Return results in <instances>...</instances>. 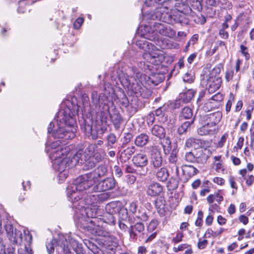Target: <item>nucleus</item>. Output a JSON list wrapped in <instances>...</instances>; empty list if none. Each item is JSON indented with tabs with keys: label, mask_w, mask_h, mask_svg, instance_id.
Segmentation results:
<instances>
[{
	"label": "nucleus",
	"mask_w": 254,
	"mask_h": 254,
	"mask_svg": "<svg viewBox=\"0 0 254 254\" xmlns=\"http://www.w3.org/2000/svg\"><path fill=\"white\" fill-rule=\"evenodd\" d=\"M77 112L68 107L61 110L57 115V127L53 130L55 125L51 122L48 127V133H52L55 138L70 139L75 136Z\"/></svg>",
	"instance_id": "1"
},
{
	"label": "nucleus",
	"mask_w": 254,
	"mask_h": 254,
	"mask_svg": "<svg viewBox=\"0 0 254 254\" xmlns=\"http://www.w3.org/2000/svg\"><path fill=\"white\" fill-rule=\"evenodd\" d=\"M93 175L89 173L81 175L75 179L69 184L66 189L67 195L72 203L80 199V195L89 192L92 190L95 183Z\"/></svg>",
	"instance_id": "2"
},
{
	"label": "nucleus",
	"mask_w": 254,
	"mask_h": 254,
	"mask_svg": "<svg viewBox=\"0 0 254 254\" xmlns=\"http://www.w3.org/2000/svg\"><path fill=\"white\" fill-rule=\"evenodd\" d=\"M97 145L89 144L84 151L79 150L76 153L70 152L71 166L80 164L84 170H88L95 167L96 162L93 161L92 155L95 151Z\"/></svg>",
	"instance_id": "3"
},
{
	"label": "nucleus",
	"mask_w": 254,
	"mask_h": 254,
	"mask_svg": "<svg viewBox=\"0 0 254 254\" xmlns=\"http://www.w3.org/2000/svg\"><path fill=\"white\" fill-rule=\"evenodd\" d=\"M132 70L135 74V77L125 75L120 78L121 82L131 94L142 95L145 88L143 82L146 80V76L140 72L137 71L136 68H132Z\"/></svg>",
	"instance_id": "4"
},
{
	"label": "nucleus",
	"mask_w": 254,
	"mask_h": 254,
	"mask_svg": "<svg viewBox=\"0 0 254 254\" xmlns=\"http://www.w3.org/2000/svg\"><path fill=\"white\" fill-rule=\"evenodd\" d=\"M148 34L145 35V38L153 41L155 44L162 48H164L165 46L163 42L159 39V35L168 37H173L176 32L170 26L164 23L154 22L149 28Z\"/></svg>",
	"instance_id": "5"
},
{
	"label": "nucleus",
	"mask_w": 254,
	"mask_h": 254,
	"mask_svg": "<svg viewBox=\"0 0 254 254\" xmlns=\"http://www.w3.org/2000/svg\"><path fill=\"white\" fill-rule=\"evenodd\" d=\"M72 208L75 210V216L78 219V223L84 229V226L91 225L90 221L96 222V220L99 216L95 209L80 205V203L77 204L76 202L72 203Z\"/></svg>",
	"instance_id": "6"
},
{
	"label": "nucleus",
	"mask_w": 254,
	"mask_h": 254,
	"mask_svg": "<svg viewBox=\"0 0 254 254\" xmlns=\"http://www.w3.org/2000/svg\"><path fill=\"white\" fill-rule=\"evenodd\" d=\"M136 45L144 50L143 58L147 62L157 65L163 60V55L160 51L155 50L154 46L148 41L140 40L136 42Z\"/></svg>",
	"instance_id": "7"
},
{
	"label": "nucleus",
	"mask_w": 254,
	"mask_h": 254,
	"mask_svg": "<svg viewBox=\"0 0 254 254\" xmlns=\"http://www.w3.org/2000/svg\"><path fill=\"white\" fill-rule=\"evenodd\" d=\"M174 7L175 9L173 10V23L188 24L190 18L187 13L190 10V7L184 3H176Z\"/></svg>",
	"instance_id": "8"
},
{
	"label": "nucleus",
	"mask_w": 254,
	"mask_h": 254,
	"mask_svg": "<svg viewBox=\"0 0 254 254\" xmlns=\"http://www.w3.org/2000/svg\"><path fill=\"white\" fill-rule=\"evenodd\" d=\"M109 109V105L104 103V105L102 106V110H100L99 115L100 120L102 122L106 123L107 119L110 117L115 128L118 129L120 128L123 120L118 111L114 109L113 110L112 113L110 114Z\"/></svg>",
	"instance_id": "9"
},
{
	"label": "nucleus",
	"mask_w": 254,
	"mask_h": 254,
	"mask_svg": "<svg viewBox=\"0 0 254 254\" xmlns=\"http://www.w3.org/2000/svg\"><path fill=\"white\" fill-rule=\"evenodd\" d=\"M71 155L69 153H64V155H58L55 156V160L53 163L54 169L60 172L59 177H62L63 175H65V169L68 167H72L71 163Z\"/></svg>",
	"instance_id": "10"
},
{
	"label": "nucleus",
	"mask_w": 254,
	"mask_h": 254,
	"mask_svg": "<svg viewBox=\"0 0 254 254\" xmlns=\"http://www.w3.org/2000/svg\"><path fill=\"white\" fill-rule=\"evenodd\" d=\"M132 161L137 168V175L144 176L147 175L148 168L146 165L148 163V158L145 154L142 153L136 154L133 157Z\"/></svg>",
	"instance_id": "11"
},
{
	"label": "nucleus",
	"mask_w": 254,
	"mask_h": 254,
	"mask_svg": "<svg viewBox=\"0 0 254 254\" xmlns=\"http://www.w3.org/2000/svg\"><path fill=\"white\" fill-rule=\"evenodd\" d=\"M173 10V8L170 9L165 6L158 7L155 12L151 15L152 18L158 19L165 23L172 24Z\"/></svg>",
	"instance_id": "12"
},
{
	"label": "nucleus",
	"mask_w": 254,
	"mask_h": 254,
	"mask_svg": "<svg viewBox=\"0 0 254 254\" xmlns=\"http://www.w3.org/2000/svg\"><path fill=\"white\" fill-rule=\"evenodd\" d=\"M163 165V158L161 152L156 146H153L150 150L149 166L151 170L155 171Z\"/></svg>",
	"instance_id": "13"
},
{
	"label": "nucleus",
	"mask_w": 254,
	"mask_h": 254,
	"mask_svg": "<svg viewBox=\"0 0 254 254\" xmlns=\"http://www.w3.org/2000/svg\"><path fill=\"white\" fill-rule=\"evenodd\" d=\"M91 225L84 226L85 229L95 236L112 238L113 235L110 231L105 230L99 225H96L95 221H90Z\"/></svg>",
	"instance_id": "14"
},
{
	"label": "nucleus",
	"mask_w": 254,
	"mask_h": 254,
	"mask_svg": "<svg viewBox=\"0 0 254 254\" xmlns=\"http://www.w3.org/2000/svg\"><path fill=\"white\" fill-rule=\"evenodd\" d=\"M116 182L113 178H107L100 182L96 186L93 187L95 192L105 191L114 189Z\"/></svg>",
	"instance_id": "15"
},
{
	"label": "nucleus",
	"mask_w": 254,
	"mask_h": 254,
	"mask_svg": "<svg viewBox=\"0 0 254 254\" xmlns=\"http://www.w3.org/2000/svg\"><path fill=\"white\" fill-rule=\"evenodd\" d=\"M205 80L206 81V86L209 93H213L218 90L222 82V79L219 76H208V75L204 77L203 82Z\"/></svg>",
	"instance_id": "16"
},
{
	"label": "nucleus",
	"mask_w": 254,
	"mask_h": 254,
	"mask_svg": "<svg viewBox=\"0 0 254 254\" xmlns=\"http://www.w3.org/2000/svg\"><path fill=\"white\" fill-rule=\"evenodd\" d=\"M222 114L220 112H216L209 114L200 115V120L214 127H216L221 120Z\"/></svg>",
	"instance_id": "17"
},
{
	"label": "nucleus",
	"mask_w": 254,
	"mask_h": 254,
	"mask_svg": "<svg viewBox=\"0 0 254 254\" xmlns=\"http://www.w3.org/2000/svg\"><path fill=\"white\" fill-rule=\"evenodd\" d=\"M144 226L141 222H137L134 225L130 226L129 231L130 237L132 239H136L139 237V241L143 239L142 235L144 234Z\"/></svg>",
	"instance_id": "18"
},
{
	"label": "nucleus",
	"mask_w": 254,
	"mask_h": 254,
	"mask_svg": "<svg viewBox=\"0 0 254 254\" xmlns=\"http://www.w3.org/2000/svg\"><path fill=\"white\" fill-rule=\"evenodd\" d=\"M60 141L57 140L52 143L49 145V148L51 149L50 152L51 154H56L58 155H64V153H70V148L69 146H63L61 145Z\"/></svg>",
	"instance_id": "19"
},
{
	"label": "nucleus",
	"mask_w": 254,
	"mask_h": 254,
	"mask_svg": "<svg viewBox=\"0 0 254 254\" xmlns=\"http://www.w3.org/2000/svg\"><path fill=\"white\" fill-rule=\"evenodd\" d=\"M199 122L203 125L202 127L198 128L197 132L200 135H213L217 133L218 128L205 122H202L199 119Z\"/></svg>",
	"instance_id": "20"
},
{
	"label": "nucleus",
	"mask_w": 254,
	"mask_h": 254,
	"mask_svg": "<svg viewBox=\"0 0 254 254\" xmlns=\"http://www.w3.org/2000/svg\"><path fill=\"white\" fill-rule=\"evenodd\" d=\"M209 149H200L195 151L196 163L200 164H205L211 155Z\"/></svg>",
	"instance_id": "21"
},
{
	"label": "nucleus",
	"mask_w": 254,
	"mask_h": 254,
	"mask_svg": "<svg viewBox=\"0 0 254 254\" xmlns=\"http://www.w3.org/2000/svg\"><path fill=\"white\" fill-rule=\"evenodd\" d=\"M91 99L92 103L96 106V108L98 107L99 110L100 112V108L101 106L104 105V103H106L107 104H109V100L107 97L104 95L101 94L98 95V93L96 91H94L92 93Z\"/></svg>",
	"instance_id": "22"
},
{
	"label": "nucleus",
	"mask_w": 254,
	"mask_h": 254,
	"mask_svg": "<svg viewBox=\"0 0 254 254\" xmlns=\"http://www.w3.org/2000/svg\"><path fill=\"white\" fill-rule=\"evenodd\" d=\"M77 204L80 205H95L97 203L96 194H82L80 195V199L76 201Z\"/></svg>",
	"instance_id": "23"
},
{
	"label": "nucleus",
	"mask_w": 254,
	"mask_h": 254,
	"mask_svg": "<svg viewBox=\"0 0 254 254\" xmlns=\"http://www.w3.org/2000/svg\"><path fill=\"white\" fill-rule=\"evenodd\" d=\"M163 188L160 184L153 182L150 184L147 189V194L151 196L160 195L163 192Z\"/></svg>",
	"instance_id": "24"
},
{
	"label": "nucleus",
	"mask_w": 254,
	"mask_h": 254,
	"mask_svg": "<svg viewBox=\"0 0 254 254\" xmlns=\"http://www.w3.org/2000/svg\"><path fill=\"white\" fill-rule=\"evenodd\" d=\"M82 129L87 134H90L92 135L93 139H97L99 137V135H102L105 130V129H104L103 127H101L100 130L96 131L93 129L91 125L89 124H87L86 123H85L84 126L82 127Z\"/></svg>",
	"instance_id": "25"
},
{
	"label": "nucleus",
	"mask_w": 254,
	"mask_h": 254,
	"mask_svg": "<svg viewBox=\"0 0 254 254\" xmlns=\"http://www.w3.org/2000/svg\"><path fill=\"white\" fill-rule=\"evenodd\" d=\"M136 150V147L134 146H131L122 151L120 154L121 162H126L127 161L129 160Z\"/></svg>",
	"instance_id": "26"
},
{
	"label": "nucleus",
	"mask_w": 254,
	"mask_h": 254,
	"mask_svg": "<svg viewBox=\"0 0 254 254\" xmlns=\"http://www.w3.org/2000/svg\"><path fill=\"white\" fill-rule=\"evenodd\" d=\"M108 172V167L106 165L103 164L99 166L94 170L93 172L89 173V174H92L93 177V180H96L106 175Z\"/></svg>",
	"instance_id": "27"
},
{
	"label": "nucleus",
	"mask_w": 254,
	"mask_h": 254,
	"mask_svg": "<svg viewBox=\"0 0 254 254\" xmlns=\"http://www.w3.org/2000/svg\"><path fill=\"white\" fill-rule=\"evenodd\" d=\"M182 171L186 177V181L198 173V170L196 168L191 165H187L182 167Z\"/></svg>",
	"instance_id": "28"
},
{
	"label": "nucleus",
	"mask_w": 254,
	"mask_h": 254,
	"mask_svg": "<svg viewBox=\"0 0 254 254\" xmlns=\"http://www.w3.org/2000/svg\"><path fill=\"white\" fill-rule=\"evenodd\" d=\"M151 134L159 139L165 138L166 135V131L165 128L159 125H154L151 129Z\"/></svg>",
	"instance_id": "29"
},
{
	"label": "nucleus",
	"mask_w": 254,
	"mask_h": 254,
	"mask_svg": "<svg viewBox=\"0 0 254 254\" xmlns=\"http://www.w3.org/2000/svg\"><path fill=\"white\" fill-rule=\"evenodd\" d=\"M149 141V136L146 133H141L137 135L134 140L135 144L138 147H143Z\"/></svg>",
	"instance_id": "30"
},
{
	"label": "nucleus",
	"mask_w": 254,
	"mask_h": 254,
	"mask_svg": "<svg viewBox=\"0 0 254 254\" xmlns=\"http://www.w3.org/2000/svg\"><path fill=\"white\" fill-rule=\"evenodd\" d=\"M149 83H152L154 85H157L164 79V76L158 73H152L150 76L147 77Z\"/></svg>",
	"instance_id": "31"
},
{
	"label": "nucleus",
	"mask_w": 254,
	"mask_h": 254,
	"mask_svg": "<svg viewBox=\"0 0 254 254\" xmlns=\"http://www.w3.org/2000/svg\"><path fill=\"white\" fill-rule=\"evenodd\" d=\"M155 204L158 212L161 215H164L165 213L164 208L166 205V201L164 197L162 196L158 197L155 200Z\"/></svg>",
	"instance_id": "32"
},
{
	"label": "nucleus",
	"mask_w": 254,
	"mask_h": 254,
	"mask_svg": "<svg viewBox=\"0 0 254 254\" xmlns=\"http://www.w3.org/2000/svg\"><path fill=\"white\" fill-rule=\"evenodd\" d=\"M100 216L101 217L98 218L100 221L109 225L115 224V217L112 213L106 212L102 216Z\"/></svg>",
	"instance_id": "33"
},
{
	"label": "nucleus",
	"mask_w": 254,
	"mask_h": 254,
	"mask_svg": "<svg viewBox=\"0 0 254 254\" xmlns=\"http://www.w3.org/2000/svg\"><path fill=\"white\" fill-rule=\"evenodd\" d=\"M64 243V241L58 242L56 239H52L50 243L46 245L47 250L49 254H52L54 253L55 248H57L58 246H61Z\"/></svg>",
	"instance_id": "34"
},
{
	"label": "nucleus",
	"mask_w": 254,
	"mask_h": 254,
	"mask_svg": "<svg viewBox=\"0 0 254 254\" xmlns=\"http://www.w3.org/2000/svg\"><path fill=\"white\" fill-rule=\"evenodd\" d=\"M156 176L158 180L161 182H165L167 180L169 177L168 170L166 168L161 167L157 171Z\"/></svg>",
	"instance_id": "35"
},
{
	"label": "nucleus",
	"mask_w": 254,
	"mask_h": 254,
	"mask_svg": "<svg viewBox=\"0 0 254 254\" xmlns=\"http://www.w3.org/2000/svg\"><path fill=\"white\" fill-rule=\"evenodd\" d=\"M193 122L194 119L191 121H186L179 126L177 129V132L179 135H182L185 133L188 130H190L191 125Z\"/></svg>",
	"instance_id": "36"
},
{
	"label": "nucleus",
	"mask_w": 254,
	"mask_h": 254,
	"mask_svg": "<svg viewBox=\"0 0 254 254\" xmlns=\"http://www.w3.org/2000/svg\"><path fill=\"white\" fill-rule=\"evenodd\" d=\"M106 155L105 152L102 149H96L95 151L92 155L93 161L97 163L101 162L105 157Z\"/></svg>",
	"instance_id": "37"
},
{
	"label": "nucleus",
	"mask_w": 254,
	"mask_h": 254,
	"mask_svg": "<svg viewBox=\"0 0 254 254\" xmlns=\"http://www.w3.org/2000/svg\"><path fill=\"white\" fill-rule=\"evenodd\" d=\"M195 92V91L193 89H189L181 94V98L185 103H188L192 99Z\"/></svg>",
	"instance_id": "38"
},
{
	"label": "nucleus",
	"mask_w": 254,
	"mask_h": 254,
	"mask_svg": "<svg viewBox=\"0 0 254 254\" xmlns=\"http://www.w3.org/2000/svg\"><path fill=\"white\" fill-rule=\"evenodd\" d=\"M22 233L20 231L15 229L12 237L10 236L8 238L13 244H18L22 242Z\"/></svg>",
	"instance_id": "39"
},
{
	"label": "nucleus",
	"mask_w": 254,
	"mask_h": 254,
	"mask_svg": "<svg viewBox=\"0 0 254 254\" xmlns=\"http://www.w3.org/2000/svg\"><path fill=\"white\" fill-rule=\"evenodd\" d=\"M156 2L157 5L161 6H165V7H168L170 9L174 8L175 5L174 1L173 0H153ZM160 7V6H158Z\"/></svg>",
	"instance_id": "40"
},
{
	"label": "nucleus",
	"mask_w": 254,
	"mask_h": 254,
	"mask_svg": "<svg viewBox=\"0 0 254 254\" xmlns=\"http://www.w3.org/2000/svg\"><path fill=\"white\" fill-rule=\"evenodd\" d=\"M200 143H201L200 139L190 137L186 140L185 146L188 148L196 147V146H199Z\"/></svg>",
	"instance_id": "41"
},
{
	"label": "nucleus",
	"mask_w": 254,
	"mask_h": 254,
	"mask_svg": "<svg viewBox=\"0 0 254 254\" xmlns=\"http://www.w3.org/2000/svg\"><path fill=\"white\" fill-rule=\"evenodd\" d=\"M67 243L66 240H64V243L63 245L58 246L56 248V252L61 254L63 253L64 254H71Z\"/></svg>",
	"instance_id": "42"
},
{
	"label": "nucleus",
	"mask_w": 254,
	"mask_h": 254,
	"mask_svg": "<svg viewBox=\"0 0 254 254\" xmlns=\"http://www.w3.org/2000/svg\"><path fill=\"white\" fill-rule=\"evenodd\" d=\"M133 216L143 221L147 220L148 217L145 210L143 208L139 209L133 215Z\"/></svg>",
	"instance_id": "43"
},
{
	"label": "nucleus",
	"mask_w": 254,
	"mask_h": 254,
	"mask_svg": "<svg viewBox=\"0 0 254 254\" xmlns=\"http://www.w3.org/2000/svg\"><path fill=\"white\" fill-rule=\"evenodd\" d=\"M189 18H190L189 22L190 21H193L197 24H203L206 21L205 18L201 14L199 15H189Z\"/></svg>",
	"instance_id": "44"
},
{
	"label": "nucleus",
	"mask_w": 254,
	"mask_h": 254,
	"mask_svg": "<svg viewBox=\"0 0 254 254\" xmlns=\"http://www.w3.org/2000/svg\"><path fill=\"white\" fill-rule=\"evenodd\" d=\"M193 115L192 110L190 107H185L181 111L180 116L185 119H190Z\"/></svg>",
	"instance_id": "45"
},
{
	"label": "nucleus",
	"mask_w": 254,
	"mask_h": 254,
	"mask_svg": "<svg viewBox=\"0 0 254 254\" xmlns=\"http://www.w3.org/2000/svg\"><path fill=\"white\" fill-rule=\"evenodd\" d=\"M107 143L106 146L109 148H112L113 145L116 143L117 139L116 135L113 133H109L107 136Z\"/></svg>",
	"instance_id": "46"
},
{
	"label": "nucleus",
	"mask_w": 254,
	"mask_h": 254,
	"mask_svg": "<svg viewBox=\"0 0 254 254\" xmlns=\"http://www.w3.org/2000/svg\"><path fill=\"white\" fill-rule=\"evenodd\" d=\"M191 7L200 12L202 9L201 2L199 0H187Z\"/></svg>",
	"instance_id": "47"
},
{
	"label": "nucleus",
	"mask_w": 254,
	"mask_h": 254,
	"mask_svg": "<svg viewBox=\"0 0 254 254\" xmlns=\"http://www.w3.org/2000/svg\"><path fill=\"white\" fill-rule=\"evenodd\" d=\"M185 159L188 162L196 163L195 151L187 152L185 155Z\"/></svg>",
	"instance_id": "48"
},
{
	"label": "nucleus",
	"mask_w": 254,
	"mask_h": 254,
	"mask_svg": "<svg viewBox=\"0 0 254 254\" xmlns=\"http://www.w3.org/2000/svg\"><path fill=\"white\" fill-rule=\"evenodd\" d=\"M178 152L176 150H173L169 157V163L174 164L178 162Z\"/></svg>",
	"instance_id": "49"
},
{
	"label": "nucleus",
	"mask_w": 254,
	"mask_h": 254,
	"mask_svg": "<svg viewBox=\"0 0 254 254\" xmlns=\"http://www.w3.org/2000/svg\"><path fill=\"white\" fill-rule=\"evenodd\" d=\"M183 80L185 82H187L189 83L193 82L194 81V75L193 73H191V72H186L183 77Z\"/></svg>",
	"instance_id": "50"
},
{
	"label": "nucleus",
	"mask_w": 254,
	"mask_h": 254,
	"mask_svg": "<svg viewBox=\"0 0 254 254\" xmlns=\"http://www.w3.org/2000/svg\"><path fill=\"white\" fill-rule=\"evenodd\" d=\"M4 228L8 238H9L10 236L12 237L13 231H14L15 229H14L13 225L10 223H8L6 224H5Z\"/></svg>",
	"instance_id": "51"
},
{
	"label": "nucleus",
	"mask_w": 254,
	"mask_h": 254,
	"mask_svg": "<svg viewBox=\"0 0 254 254\" xmlns=\"http://www.w3.org/2000/svg\"><path fill=\"white\" fill-rule=\"evenodd\" d=\"M97 203H101L106 200L109 197L107 193H96Z\"/></svg>",
	"instance_id": "52"
},
{
	"label": "nucleus",
	"mask_w": 254,
	"mask_h": 254,
	"mask_svg": "<svg viewBox=\"0 0 254 254\" xmlns=\"http://www.w3.org/2000/svg\"><path fill=\"white\" fill-rule=\"evenodd\" d=\"M240 47L241 53L245 57L246 60H248L250 56L248 53V48L243 45H241Z\"/></svg>",
	"instance_id": "53"
},
{
	"label": "nucleus",
	"mask_w": 254,
	"mask_h": 254,
	"mask_svg": "<svg viewBox=\"0 0 254 254\" xmlns=\"http://www.w3.org/2000/svg\"><path fill=\"white\" fill-rule=\"evenodd\" d=\"M228 136V134L227 133L224 134L221 136L220 140L218 141L217 145V147L219 148L222 147L224 146V143H225Z\"/></svg>",
	"instance_id": "54"
},
{
	"label": "nucleus",
	"mask_w": 254,
	"mask_h": 254,
	"mask_svg": "<svg viewBox=\"0 0 254 254\" xmlns=\"http://www.w3.org/2000/svg\"><path fill=\"white\" fill-rule=\"evenodd\" d=\"M203 212L199 211L197 214V218L195 222V224L197 226H201L202 224Z\"/></svg>",
	"instance_id": "55"
},
{
	"label": "nucleus",
	"mask_w": 254,
	"mask_h": 254,
	"mask_svg": "<svg viewBox=\"0 0 254 254\" xmlns=\"http://www.w3.org/2000/svg\"><path fill=\"white\" fill-rule=\"evenodd\" d=\"M123 167L125 168V171L126 173L137 174V168L135 169L131 166L127 164L123 166Z\"/></svg>",
	"instance_id": "56"
},
{
	"label": "nucleus",
	"mask_w": 254,
	"mask_h": 254,
	"mask_svg": "<svg viewBox=\"0 0 254 254\" xmlns=\"http://www.w3.org/2000/svg\"><path fill=\"white\" fill-rule=\"evenodd\" d=\"M138 206L136 202H132L130 203L129 207V212H131L133 215L138 210Z\"/></svg>",
	"instance_id": "57"
},
{
	"label": "nucleus",
	"mask_w": 254,
	"mask_h": 254,
	"mask_svg": "<svg viewBox=\"0 0 254 254\" xmlns=\"http://www.w3.org/2000/svg\"><path fill=\"white\" fill-rule=\"evenodd\" d=\"M179 163H176L174 164L169 163V167L171 168L172 171H174L177 176L179 175Z\"/></svg>",
	"instance_id": "58"
},
{
	"label": "nucleus",
	"mask_w": 254,
	"mask_h": 254,
	"mask_svg": "<svg viewBox=\"0 0 254 254\" xmlns=\"http://www.w3.org/2000/svg\"><path fill=\"white\" fill-rule=\"evenodd\" d=\"M220 71L221 68L219 66H216L210 71L208 76H218V75L220 73Z\"/></svg>",
	"instance_id": "59"
},
{
	"label": "nucleus",
	"mask_w": 254,
	"mask_h": 254,
	"mask_svg": "<svg viewBox=\"0 0 254 254\" xmlns=\"http://www.w3.org/2000/svg\"><path fill=\"white\" fill-rule=\"evenodd\" d=\"M223 98H224V96L223 95V94H222L220 93H218L215 94L214 95H213L211 97V100L216 101V102H221L223 100Z\"/></svg>",
	"instance_id": "60"
},
{
	"label": "nucleus",
	"mask_w": 254,
	"mask_h": 254,
	"mask_svg": "<svg viewBox=\"0 0 254 254\" xmlns=\"http://www.w3.org/2000/svg\"><path fill=\"white\" fill-rule=\"evenodd\" d=\"M212 106L211 105V102L209 101L206 103H205L201 108L202 111L205 112H209L212 109Z\"/></svg>",
	"instance_id": "61"
},
{
	"label": "nucleus",
	"mask_w": 254,
	"mask_h": 254,
	"mask_svg": "<svg viewBox=\"0 0 254 254\" xmlns=\"http://www.w3.org/2000/svg\"><path fill=\"white\" fill-rule=\"evenodd\" d=\"M158 224L156 220H152L148 226V230L149 231H153L157 227Z\"/></svg>",
	"instance_id": "62"
},
{
	"label": "nucleus",
	"mask_w": 254,
	"mask_h": 254,
	"mask_svg": "<svg viewBox=\"0 0 254 254\" xmlns=\"http://www.w3.org/2000/svg\"><path fill=\"white\" fill-rule=\"evenodd\" d=\"M84 19L83 18H78L73 24V26L75 29H79L83 23Z\"/></svg>",
	"instance_id": "63"
},
{
	"label": "nucleus",
	"mask_w": 254,
	"mask_h": 254,
	"mask_svg": "<svg viewBox=\"0 0 254 254\" xmlns=\"http://www.w3.org/2000/svg\"><path fill=\"white\" fill-rule=\"evenodd\" d=\"M114 171L115 176L117 177L120 178L123 175V171L122 169L118 166H115L114 167Z\"/></svg>",
	"instance_id": "64"
}]
</instances>
